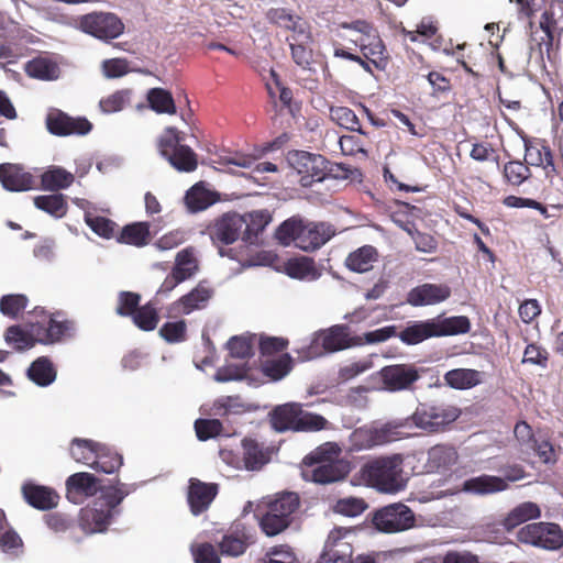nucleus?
I'll use <instances>...</instances> for the list:
<instances>
[{
    "label": "nucleus",
    "mask_w": 563,
    "mask_h": 563,
    "mask_svg": "<svg viewBox=\"0 0 563 563\" xmlns=\"http://www.w3.org/2000/svg\"><path fill=\"white\" fill-rule=\"evenodd\" d=\"M384 389L395 393L411 390L421 377V371L413 364L386 365L378 372Z\"/></svg>",
    "instance_id": "nucleus-15"
},
{
    "label": "nucleus",
    "mask_w": 563,
    "mask_h": 563,
    "mask_svg": "<svg viewBox=\"0 0 563 563\" xmlns=\"http://www.w3.org/2000/svg\"><path fill=\"white\" fill-rule=\"evenodd\" d=\"M213 288L201 280L188 294L181 296L168 307V317L190 314L195 310L205 309L213 297Z\"/></svg>",
    "instance_id": "nucleus-19"
},
{
    "label": "nucleus",
    "mask_w": 563,
    "mask_h": 563,
    "mask_svg": "<svg viewBox=\"0 0 563 563\" xmlns=\"http://www.w3.org/2000/svg\"><path fill=\"white\" fill-rule=\"evenodd\" d=\"M272 429L278 433L318 432L329 428L330 422L321 415L303 409L300 402H286L275 406L268 412Z\"/></svg>",
    "instance_id": "nucleus-5"
},
{
    "label": "nucleus",
    "mask_w": 563,
    "mask_h": 563,
    "mask_svg": "<svg viewBox=\"0 0 563 563\" xmlns=\"http://www.w3.org/2000/svg\"><path fill=\"white\" fill-rule=\"evenodd\" d=\"M351 531L343 528H334L328 534L322 552L330 554L336 559H343L347 561L353 560V544L351 541Z\"/></svg>",
    "instance_id": "nucleus-28"
},
{
    "label": "nucleus",
    "mask_w": 563,
    "mask_h": 563,
    "mask_svg": "<svg viewBox=\"0 0 563 563\" xmlns=\"http://www.w3.org/2000/svg\"><path fill=\"white\" fill-rule=\"evenodd\" d=\"M75 180V176L59 166H52L41 175L42 187L45 190L57 191L66 189Z\"/></svg>",
    "instance_id": "nucleus-41"
},
{
    "label": "nucleus",
    "mask_w": 563,
    "mask_h": 563,
    "mask_svg": "<svg viewBox=\"0 0 563 563\" xmlns=\"http://www.w3.org/2000/svg\"><path fill=\"white\" fill-rule=\"evenodd\" d=\"M153 234L151 224L146 221H139L125 224L115 235L120 244H126L135 247H144L151 243Z\"/></svg>",
    "instance_id": "nucleus-30"
},
{
    "label": "nucleus",
    "mask_w": 563,
    "mask_h": 563,
    "mask_svg": "<svg viewBox=\"0 0 563 563\" xmlns=\"http://www.w3.org/2000/svg\"><path fill=\"white\" fill-rule=\"evenodd\" d=\"M377 260V250L372 245H363L347 255L345 266L355 273H366Z\"/></svg>",
    "instance_id": "nucleus-35"
},
{
    "label": "nucleus",
    "mask_w": 563,
    "mask_h": 563,
    "mask_svg": "<svg viewBox=\"0 0 563 563\" xmlns=\"http://www.w3.org/2000/svg\"><path fill=\"white\" fill-rule=\"evenodd\" d=\"M75 330V321L65 318L62 312L53 313L48 320L47 327L36 323L32 324L31 329L36 336L37 343L45 345L71 338Z\"/></svg>",
    "instance_id": "nucleus-17"
},
{
    "label": "nucleus",
    "mask_w": 563,
    "mask_h": 563,
    "mask_svg": "<svg viewBox=\"0 0 563 563\" xmlns=\"http://www.w3.org/2000/svg\"><path fill=\"white\" fill-rule=\"evenodd\" d=\"M334 235L335 228L331 223L308 221L300 216L288 218L275 231V239L279 244L289 246L294 243L305 252L320 249Z\"/></svg>",
    "instance_id": "nucleus-2"
},
{
    "label": "nucleus",
    "mask_w": 563,
    "mask_h": 563,
    "mask_svg": "<svg viewBox=\"0 0 563 563\" xmlns=\"http://www.w3.org/2000/svg\"><path fill=\"white\" fill-rule=\"evenodd\" d=\"M100 444L92 440L75 438L70 444V455L76 462L91 467Z\"/></svg>",
    "instance_id": "nucleus-46"
},
{
    "label": "nucleus",
    "mask_w": 563,
    "mask_h": 563,
    "mask_svg": "<svg viewBox=\"0 0 563 563\" xmlns=\"http://www.w3.org/2000/svg\"><path fill=\"white\" fill-rule=\"evenodd\" d=\"M330 118L341 128L368 136V133L362 129L357 115L347 107H330Z\"/></svg>",
    "instance_id": "nucleus-47"
},
{
    "label": "nucleus",
    "mask_w": 563,
    "mask_h": 563,
    "mask_svg": "<svg viewBox=\"0 0 563 563\" xmlns=\"http://www.w3.org/2000/svg\"><path fill=\"white\" fill-rule=\"evenodd\" d=\"M541 12L542 14L540 19V29L543 31L544 35L541 37V42H539L537 45L540 59L543 62L544 51L548 55V58H550V54L553 47L556 20L554 19L552 11L544 9Z\"/></svg>",
    "instance_id": "nucleus-45"
},
{
    "label": "nucleus",
    "mask_w": 563,
    "mask_h": 563,
    "mask_svg": "<svg viewBox=\"0 0 563 563\" xmlns=\"http://www.w3.org/2000/svg\"><path fill=\"white\" fill-rule=\"evenodd\" d=\"M244 221V240L251 244L255 243L258 235L272 222V213L267 209L254 210L241 216Z\"/></svg>",
    "instance_id": "nucleus-34"
},
{
    "label": "nucleus",
    "mask_w": 563,
    "mask_h": 563,
    "mask_svg": "<svg viewBox=\"0 0 563 563\" xmlns=\"http://www.w3.org/2000/svg\"><path fill=\"white\" fill-rule=\"evenodd\" d=\"M219 486L216 483H206L198 478H190L187 501L194 516L207 511L217 497Z\"/></svg>",
    "instance_id": "nucleus-23"
},
{
    "label": "nucleus",
    "mask_w": 563,
    "mask_h": 563,
    "mask_svg": "<svg viewBox=\"0 0 563 563\" xmlns=\"http://www.w3.org/2000/svg\"><path fill=\"white\" fill-rule=\"evenodd\" d=\"M4 339L8 344H13L18 351H24L33 347L36 341V336L32 333L25 332L20 325H11L7 329Z\"/></svg>",
    "instance_id": "nucleus-59"
},
{
    "label": "nucleus",
    "mask_w": 563,
    "mask_h": 563,
    "mask_svg": "<svg viewBox=\"0 0 563 563\" xmlns=\"http://www.w3.org/2000/svg\"><path fill=\"white\" fill-rule=\"evenodd\" d=\"M227 165H234L242 168H252L256 174L275 173L277 166L271 162H256L252 155L236 153L225 158Z\"/></svg>",
    "instance_id": "nucleus-52"
},
{
    "label": "nucleus",
    "mask_w": 563,
    "mask_h": 563,
    "mask_svg": "<svg viewBox=\"0 0 563 563\" xmlns=\"http://www.w3.org/2000/svg\"><path fill=\"white\" fill-rule=\"evenodd\" d=\"M444 382L454 389H470L483 382L482 373L472 368H454L444 374Z\"/></svg>",
    "instance_id": "nucleus-36"
},
{
    "label": "nucleus",
    "mask_w": 563,
    "mask_h": 563,
    "mask_svg": "<svg viewBox=\"0 0 563 563\" xmlns=\"http://www.w3.org/2000/svg\"><path fill=\"white\" fill-rule=\"evenodd\" d=\"M0 181L3 188L9 191H27L35 188L34 176L19 164H1Z\"/></svg>",
    "instance_id": "nucleus-26"
},
{
    "label": "nucleus",
    "mask_w": 563,
    "mask_h": 563,
    "mask_svg": "<svg viewBox=\"0 0 563 563\" xmlns=\"http://www.w3.org/2000/svg\"><path fill=\"white\" fill-rule=\"evenodd\" d=\"M368 505L365 501V499L361 497H345L340 498L335 501L332 509L335 514L345 516V517H357L362 515L366 509Z\"/></svg>",
    "instance_id": "nucleus-57"
},
{
    "label": "nucleus",
    "mask_w": 563,
    "mask_h": 563,
    "mask_svg": "<svg viewBox=\"0 0 563 563\" xmlns=\"http://www.w3.org/2000/svg\"><path fill=\"white\" fill-rule=\"evenodd\" d=\"M254 543L250 530L244 523L238 522L230 527L218 543L219 552L223 556L238 558L245 553Z\"/></svg>",
    "instance_id": "nucleus-21"
},
{
    "label": "nucleus",
    "mask_w": 563,
    "mask_h": 563,
    "mask_svg": "<svg viewBox=\"0 0 563 563\" xmlns=\"http://www.w3.org/2000/svg\"><path fill=\"white\" fill-rule=\"evenodd\" d=\"M525 147V162L529 167H540L548 179L556 174L553 153L545 140L522 136Z\"/></svg>",
    "instance_id": "nucleus-18"
},
{
    "label": "nucleus",
    "mask_w": 563,
    "mask_h": 563,
    "mask_svg": "<svg viewBox=\"0 0 563 563\" xmlns=\"http://www.w3.org/2000/svg\"><path fill=\"white\" fill-rule=\"evenodd\" d=\"M33 202L37 209L56 219L64 218L68 211V203L63 194L36 196Z\"/></svg>",
    "instance_id": "nucleus-42"
},
{
    "label": "nucleus",
    "mask_w": 563,
    "mask_h": 563,
    "mask_svg": "<svg viewBox=\"0 0 563 563\" xmlns=\"http://www.w3.org/2000/svg\"><path fill=\"white\" fill-rule=\"evenodd\" d=\"M150 107L157 113H176V106L172 93L163 88H152L147 92Z\"/></svg>",
    "instance_id": "nucleus-51"
},
{
    "label": "nucleus",
    "mask_w": 563,
    "mask_h": 563,
    "mask_svg": "<svg viewBox=\"0 0 563 563\" xmlns=\"http://www.w3.org/2000/svg\"><path fill=\"white\" fill-rule=\"evenodd\" d=\"M45 128L59 137L84 136L91 132L92 123L85 117H71L60 109L51 108L45 117Z\"/></svg>",
    "instance_id": "nucleus-13"
},
{
    "label": "nucleus",
    "mask_w": 563,
    "mask_h": 563,
    "mask_svg": "<svg viewBox=\"0 0 563 563\" xmlns=\"http://www.w3.org/2000/svg\"><path fill=\"white\" fill-rule=\"evenodd\" d=\"M372 523L384 533H398L416 526L415 512L402 503H394L374 511Z\"/></svg>",
    "instance_id": "nucleus-10"
},
{
    "label": "nucleus",
    "mask_w": 563,
    "mask_h": 563,
    "mask_svg": "<svg viewBox=\"0 0 563 563\" xmlns=\"http://www.w3.org/2000/svg\"><path fill=\"white\" fill-rule=\"evenodd\" d=\"M141 295L133 291H120L115 312L121 317H132L140 307Z\"/></svg>",
    "instance_id": "nucleus-62"
},
{
    "label": "nucleus",
    "mask_w": 563,
    "mask_h": 563,
    "mask_svg": "<svg viewBox=\"0 0 563 563\" xmlns=\"http://www.w3.org/2000/svg\"><path fill=\"white\" fill-rule=\"evenodd\" d=\"M289 162L298 174L301 175L300 181L303 186L321 181L325 176V159L321 155L300 151L290 155Z\"/></svg>",
    "instance_id": "nucleus-20"
},
{
    "label": "nucleus",
    "mask_w": 563,
    "mask_h": 563,
    "mask_svg": "<svg viewBox=\"0 0 563 563\" xmlns=\"http://www.w3.org/2000/svg\"><path fill=\"white\" fill-rule=\"evenodd\" d=\"M24 71L29 77L40 80H54L59 76V67L52 59L43 56L29 60L24 66Z\"/></svg>",
    "instance_id": "nucleus-38"
},
{
    "label": "nucleus",
    "mask_w": 563,
    "mask_h": 563,
    "mask_svg": "<svg viewBox=\"0 0 563 563\" xmlns=\"http://www.w3.org/2000/svg\"><path fill=\"white\" fill-rule=\"evenodd\" d=\"M212 410L216 416L225 417L246 412L249 407L240 396H222L213 402Z\"/></svg>",
    "instance_id": "nucleus-55"
},
{
    "label": "nucleus",
    "mask_w": 563,
    "mask_h": 563,
    "mask_svg": "<svg viewBox=\"0 0 563 563\" xmlns=\"http://www.w3.org/2000/svg\"><path fill=\"white\" fill-rule=\"evenodd\" d=\"M191 554L195 563H221L218 550L209 542L191 545Z\"/></svg>",
    "instance_id": "nucleus-64"
},
{
    "label": "nucleus",
    "mask_w": 563,
    "mask_h": 563,
    "mask_svg": "<svg viewBox=\"0 0 563 563\" xmlns=\"http://www.w3.org/2000/svg\"><path fill=\"white\" fill-rule=\"evenodd\" d=\"M470 330V319L465 316H455L415 322L405 328L398 336L404 343L415 345L432 336L464 334Z\"/></svg>",
    "instance_id": "nucleus-8"
},
{
    "label": "nucleus",
    "mask_w": 563,
    "mask_h": 563,
    "mask_svg": "<svg viewBox=\"0 0 563 563\" xmlns=\"http://www.w3.org/2000/svg\"><path fill=\"white\" fill-rule=\"evenodd\" d=\"M158 333L168 343L183 342L187 338V323L185 320L166 322L161 327Z\"/></svg>",
    "instance_id": "nucleus-61"
},
{
    "label": "nucleus",
    "mask_w": 563,
    "mask_h": 563,
    "mask_svg": "<svg viewBox=\"0 0 563 563\" xmlns=\"http://www.w3.org/2000/svg\"><path fill=\"white\" fill-rule=\"evenodd\" d=\"M360 344L362 339L353 336L347 324H334L314 332L310 344L299 351V358L302 362L310 361Z\"/></svg>",
    "instance_id": "nucleus-7"
},
{
    "label": "nucleus",
    "mask_w": 563,
    "mask_h": 563,
    "mask_svg": "<svg viewBox=\"0 0 563 563\" xmlns=\"http://www.w3.org/2000/svg\"><path fill=\"white\" fill-rule=\"evenodd\" d=\"M112 519L109 510L97 507H86L79 512L78 523L81 530L87 534L103 532L107 530Z\"/></svg>",
    "instance_id": "nucleus-31"
},
{
    "label": "nucleus",
    "mask_w": 563,
    "mask_h": 563,
    "mask_svg": "<svg viewBox=\"0 0 563 563\" xmlns=\"http://www.w3.org/2000/svg\"><path fill=\"white\" fill-rule=\"evenodd\" d=\"M461 415V410L445 402L419 404L415 412L406 418L382 424L363 426L353 431L351 441L354 449L371 450L411 435V423L429 433L443 432Z\"/></svg>",
    "instance_id": "nucleus-1"
},
{
    "label": "nucleus",
    "mask_w": 563,
    "mask_h": 563,
    "mask_svg": "<svg viewBox=\"0 0 563 563\" xmlns=\"http://www.w3.org/2000/svg\"><path fill=\"white\" fill-rule=\"evenodd\" d=\"M27 376L36 385L45 387L55 380L56 371L47 357L41 356L30 365Z\"/></svg>",
    "instance_id": "nucleus-43"
},
{
    "label": "nucleus",
    "mask_w": 563,
    "mask_h": 563,
    "mask_svg": "<svg viewBox=\"0 0 563 563\" xmlns=\"http://www.w3.org/2000/svg\"><path fill=\"white\" fill-rule=\"evenodd\" d=\"M340 454L341 448L336 443L327 442L318 446L303 459V477L322 485L345 479L351 472V465L339 459Z\"/></svg>",
    "instance_id": "nucleus-3"
},
{
    "label": "nucleus",
    "mask_w": 563,
    "mask_h": 563,
    "mask_svg": "<svg viewBox=\"0 0 563 563\" xmlns=\"http://www.w3.org/2000/svg\"><path fill=\"white\" fill-rule=\"evenodd\" d=\"M173 269L185 282L191 278L199 269L198 261L191 250L185 249L177 253Z\"/></svg>",
    "instance_id": "nucleus-56"
},
{
    "label": "nucleus",
    "mask_w": 563,
    "mask_h": 563,
    "mask_svg": "<svg viewBox=\"0 0 563 563\" xmlns=\"http://www.w3.org/2000/svg\"><path fill=\"white\" fill-rule=\"evenodd\" d=\"M451 296L446 284L426 283L412 288L407 295V302L413 307L431 306L445 301Z\"/></svg>",
    "instance_id": "nucleus-25"
},
{
    "label": "nucleus",
    "mask_w": 563,
    "mask_h": 563,
    "mask_svg": "<svg viewBox=\"0 0 563 563\" xmlns=\"http://www.w3.org/2000/svg\"><path fill=\"white\" fill-rule=\"evenodd\" d=\"M243 463L247 471H260L266 465L273 454V450L252 438L242 440Z\"/></svg>",
    "instance_id": "nucleus-29"
},
{
    "label": "nucleus",
    "mask_w": 563,
    "mask_h": 563,
    "mask_svg": "<svg viewBox=\"0 0 563 563\" xmlns=\"http://www.w3.org/2000/svg\"><path fill=\"white\" fill-rule=\"evenodd\" d=\"M185 134L174 126L164 130L157 141L159 154L178 172L191 173L198 166V156L184 144Z\"/></svg>",
    "instance_id": "nucleus-9"
},
{
    "label": "nucleus",
    "mask_w": 563,
    "mask_h": 563,
    "mask_svg": "<svg viewBox=\"0 0 563 563\" xmlns=\"http://www.w3.org/2000/svg\"><path fill=\"white\" fill-rule=\"evenodd\" d=\"M21 493L24 500L37 510H51L59 503V495L54 488L32 482L24 483Z\"/></svg>",
    "instance_id": "nucleus-27"
},
{
    "label": "nucleus",
    "mask_w": 563,
    "mask_h": 563,
    "mask_svg": "<svg viewBox=\"0 0 563 563\" xmlns=\"http://www.w3.org/2000/svg\"><path fill=\"white\" fill-rule=\"evenodd\" d=\"M131 318L133 323L145 332L155 330L159 322L158 311L151 302L140 306Z\"/></svg>",
    "instance_id": "nucleus-53"
},
{
    "label": "nucleus",
    "mask_w": 563,
    "mask_h": 563,
    "mask_svg": "<svg viewBox=\"0 0 563 563\" xmlns=\"http://www.w3.org/2000/svg\"><path fill=\"white\" fill-rule=\"evenodd\" d=\"M85 223L91 229L93 233L100 238L110 240L115 239L117 223L106 217L95 216L91 212H85Z\"/></svg>",
    "instance_id": "nucleus-54"
},
{
    "label": "nucleus",
    "mask_w": 563,
    "mask_h": 563,
    "mask_svg": "<svg viewBox=\"0 0 563 563\" xmlns=\"http://www.w3.org/2000/svg\"><path fill=\"white\" fill-rule=\"evenodd\" d=\"M292 369V358L285 353L276 358H268L262 363V372L273 380L284 378Z\"/></svg>",
    "instance_id": "nucleus-50"
},
{
    "label": "nucleus",
    "mask_w": 563,
    "mask_h": 563,
    "mask_svg": "<svg viewBox=\"0 0 563 563\" xmlns=\"http://www.w3.org/2000/svg\"><path fill=\"white\" fill-rule=\"evenodd\" d=\"M517 538L521 543L550 551L563 547V531L552 522L528 523L518 531Z\"/></svg>",
    "instance_id": "nucleus-12"
},
{
    "label": "nucleus",
    "mask_w": 563,
    "mask_h": 563,
    "mask_svg": "<svg viewBox=\"0 0 563 563\" xmlns=\"http://www.w3.org/2000/svg\"><path fill=\"white\" fill-rule=\"evenodd\" d=\"M123 465V456L111 448L100 444L96 457L92 461L91 468L106 474L118 472Z\"/></svg>",
    "instance_id": "nucleus-39"
},
{
    "label": "nucleus",
    "mask_w": 563,
    "mask_h": 563,
    "mask_svg": "<svg viewBox=\"0 0 563 563\" xmlns=\"http://www.w3.org/2000/svg\"><path fill=\"white\" fill-rule=\"evenodd\" d=\"M355 29L356 38H349L353 45L349 46V49L358 47L366 60L382 67L385 63V45L376 31L365 21H355Z\"/></svg>",
    "instance_id": "nucleus-14"
},
{
    "label": "nucleus",
    "mask_w": 563,
    "mask_h": 563,
    "mask_svg": "<svg viewBox=\"0 0 563 563\" xmlns=\"http://www.w3.org/2000/svg\"><path fill=\"white\" fill-rule=\"evenodd\" d=\"M286 272L290 277L298 279L307 278L313 280L320 276L314 260L308 256L296 257L288 261Z\"/></svg>",
    "instance_id": "nucleus-44"
},
{
    "label": "nucleus",
    "mask_w": 563,
    "mask_h": 563,
    "mask_svg": "<svg viewBox=\"0 0 563 563\" xmlns=\"http://www.w3.org/2000/svg\"><path fill=\"white\" fill-rule=\"evenodd\" d=\"M100 479L93 474L79 472L66 479V498L76 505L93 497L100 489Z\"/></svg>",
    "instance_id": "nucleus-22"
},
{
    "label": "nucleus",
    "mask_w": 563,
    "mask_h": 563,
    "mask_svg": "<svg viewBox=\"0 0 563 563\" xmlns=\"http://www.w3.org/2000/svg\"><path fill=\"white\" fill-rule=\"evenodd\" d=\"M509 485L499 476L483 474L463 482L462 490L474 495H490L508 489Z\"/></svg>",
    "instance_id": "nucleus-32"
},
{
    "label": "nucleus",
    "mask_w": 563,
    "mask_h": 563,
    "mask_svg": "<svg viewBox=\"0 0 563 563\" xmlns=\"http://www.w3.org/2000/svg\"><path fill=\"white\" fill-rule=\"evenodd\" d=\"M541 517L540 507L532 501H525L511 509L501 520L505 530L511 531L521 523Z\"/></svg>",
    "instance_id": "nucleus-33"
},
{
    "label": "nucleus",
    "mask_w": 563,
    "mask_h": 563,
    "mask_svg": "<svg viewBox=\"0 0 563 563\" xmlns=\"http://www.w3.org/2000/svg\"><path fill=\"white\" fill-rule=\"evenodd\" d=\"M300 506L298 494L284 492L263 501L257 507L260 527L268 537L285 531L294 520V514Z\"/></svg>",
    "instance_id": "nucleus-6"
},
{
    "label": "nucleus",
    "mask_w": 563,
    "mask_h": 563,
    "mask_svg": "<svg viewBox=\"0 0 563 563\" xmlns=\"http://www.w3.org/2000/svg\"><path fill=\"white\" fill-rule=\"evenodd\" d=\"M79 29L102 41L118 38L124 32V23L112 12L95 11L78 19Z\"/></svg>",
    "instance_id": "nucleus-11"
},
{
    "label": "nucleus",
    "mask_w": 563,
    "mask_h": 563,
    "mask_svg": "<svg viewBox=\"0 0 563 563\" xmlns=\"http://www.w3.org/2000/svg\"><path fill=\"white\" fill-rule=\"evenodd\" d=\"M100 497L98 501L101 503L103 510H109L110 514H114L115 508L122 503V500L130 494V489L119 479H115L113 484L109 486L100 487Z\"/></svg>",
    "instance_id": "nucleus-40"
},
{
    "label": "nucleus",
    "mask_w": 563,
    "mask_h": 563,
    "mask_svg": "<svg viewBox=\"0 0 563 563\" xmlns=\"http://www.w3.org/2000/svg\"><path fill=\"white\" fill-rule=\"evenodd\" d=\"M501 172L504 180L515 187L520 186L532 176L527 163L519 159H512L504 164Z\"/></svg>",
    "instance_id": "nucleus-49"
},
{
    "label": "nucleus",
    "mask_w": 563,
    "mask_h": 563,
    "mask_svg": "<svg viewBox=\"0 0 563 563\" xmlns=\"http://www.w3.org/2000/svg\"><path fill=\"white\" fill-rule=\"evenodd\" d=\"M428 461L432 467L446 470L457 461V452L451 445L438 444L428 452Z\"/></svg>",
    "instance_id": "nucleus-48"
},
{
    "label": "nucleus",
    "mask_w": 563,
    "mask_h": 563,
    "mask_svg": "<svg viewBox=\"0 0 563 563\" xmlns=\"http://www.w3.org/2000/svg\"><path fill=\"white\" fill-rule=\"evenodd\" d=\"M404 461L400 453L374 457L362 465L360 478L365 486L379 493H398L406 486Z\"/></svg>",
    "instance_id": "nucleus-4"
},
{
    "label": "nucleus",
    "mask_w": 563,
    "mask_h": 563,
    "mask_svg": "<svg viewBox=\"0 0 563 563\" xmlns=\"http://www.w3.org/2000/svg\"><path fill=\"white\" fill-rule=\"evenodd\" d=\"M27 297L20 294L4 295L0 299V311L2 314L15 318L27 306Z\"/></svg>",
    "instance_id": "nucleus-60"
},
{
    "label": "nucleus",
    "mask_w": 563,
    "mask_h": 563,
    "mask_svg": "<svg viewBox=\"0 0 563 563\" xmlns=\"http://www.w3.org/2000/svg\"><path fill=\"white\" fill-rule=\"evenodd\" d=\"M243 224L240 214L225 213L209 227L210 238L213 243L230 245L239 239Z\"/></svg>",
    "instance_id": "nucleus-24"
},
{
    "label": "nucleus",
    "mask_w": 563,
    "mask_h": 563,
    "mask_svg": "<svg viewBox=\"0 0 563 563\" xmlns=\"http://www.w3.org/2000/svg\"><path fill=\"white\" fill-rule=\"evenodd\" d=\"M267 19L271 23L288 32L286 42L308 38L312 35L311 24L302 16L292 13L286 8H273L267 12Z\"/></svg>",
    "instance_id": "nucleus-16"
},
{
    "label": "nucleus",
    "mask_w": 563,
    "mask_h": 563,
    "mask_svg": "<svg viewBox=\"0 0 563 563\" xmlns=\"http://www.w3.org/2000/svg\"><path fill=\"white\" fill-rule=\"evenodd\" d=\"M195 431L200 441H207L220 435L223 431V426L218 419H197L195 421Z\"/></svg>",
    "instance_id": "nucleus-63"
},
{
    "label": "nucleus",
    "mask_w": 563,
    "mask_h": 563,
    "mask_svg": "<svg viewBox=\"0 0 563 563\" xmlns=\"http://www.w3.org/2000/svg\"><path fill=\"white\" fill-rule=\"evenodd\" d=\"M185 201L187 208L191 212H198L210 207L214 202V199L212 198V195L209 190L194 186L190 190L187 191Z\"/></svg>",
    "instance_id": "nucleus-58"
},
{
    "label": "nucleus",
    "mask_w": 563,
    "mask_h": 563,
    "mask_svg": "<svg viewBox=\"0 0 563 563\" xmlns=\"http://www.w3.org/2000/svg\"><path fill=\"white\" fill-rule=\"evenodd\" d=\"M292 62L303 70H311L313 60V34L308 38L287 42Z\"/></svg>",
    "instance_id": "nucleus-37"
}]
</instances>
